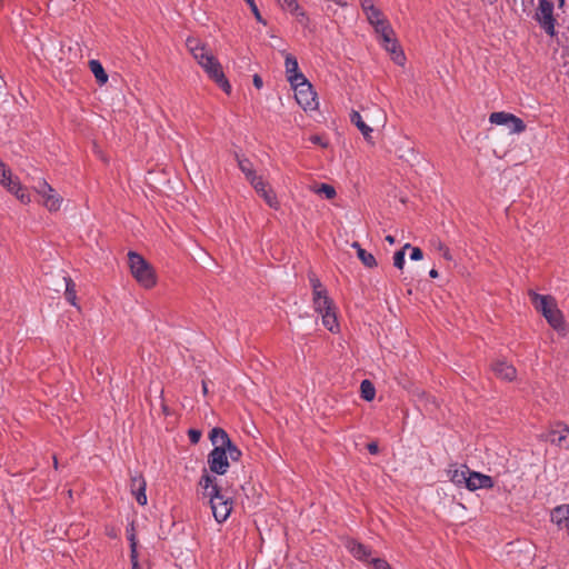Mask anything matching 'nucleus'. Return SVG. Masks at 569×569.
Listing matches in <instances>:
<instances>
[{
  "instance_id": "obj_49",
  "label": "nucleus",
  "mask_w": 569,
  "mask_h": 569,
  "mask_svg": "<svg viewBox=\"0 0 569 569\" xmlns=\"http://www.w3.org/2000/svg\"><path fill=\"white\" fill-rule=\"evenodd\" d=\"M385 239H386V241H387V242H389L390 244H393V243H395V241H396V240H395V237H393V236H390V234H389V236H387Z\"/></svg>"
},
{
  "instance_id": "obj_42",
  "label": "nucleus",
  "mask_w": 569,
  "mask_h": 569,
  "mask_svg": "<svg viewBox=\"0 0 569 569\" xmlns=\"http://www.w3.org/2000/svg\"><path fill=\"white\" fill-rule=\"evenodd\" d=\"M188 436L192 443H197L201 438V431L197 429H190L188 431Z\"/></svg>"
},
{
  "instance_id": "obj_13",
  "label": "nucleus",
  "mask_w": 569,
  "mask_h": 569,
  "mask_svg": "<svg viewBox=\"0 0 569 569\" xmlns=\"http://www.w3.org/2000/svg\"><path fill=\"white\" fill-rule=\"evenodd\" d=\"M493 487V480L490 476L471 471L468 475L467 489L475 491L477 489H490Z\"/></svg>"
},
{
  "instance_id": "obj_28",
  "label": "nucleus",
  "mask_w": 569,
  "mask_h": 569,
  "mask_svg": "<svg viewBox=\"0 0 569 569\" xmlns=\"http://www.w3.org/2000/svg\"><path fill=\"white\" fill-rule=\"evenodd\" d=\"M66 282L64 297L72 306H77L76 284L69 277H63Z\"/></svg>"
},
{
  "instance_id": "obj_25",
  "label": "nucleus",
  "mask_w": 569,
  "mask_h": 569,
  "mask_svg": "<svg viewBox=\"0 0 569 569\" xmlns=\"http://www.w3.org/2000/svg\"><path fill=\"white\" fill-rule=\"evenodd\" d=\"M89 68L91 70V72L93 73L97 82L99 84H104L107 83L108 81V74L107 72L104 71L102 64L100 63V61L98 60H90L89 61Z\"/></svg>"
},
{
  "instance_id": "obj_36",
  "label": "nucleus",
  "mask_w": 569,
  "mask_h": 569,
  "mask_svg": "<svg viewBox=\"0 0 569 569\" xmlns=\"http://www.w3.org/2000/svg\"><path fill=\"white\" fill-rule=\"evenodd\" d=\"M368 566L370 569H391L389 563L383 558L371 557L368 561Z\"/></svg>"
},
{
  "instance_id": "obj_45",
  "label": "nucleus",
  "mask_w": 569,
  "mask_h": 569,
  "mask_svg": "<svg viewBox=\"0 0 569 569\" xmlns=\"http://www.w3.org/2000/svg\"><path fill=\"white\" fill-rule=\"evenodd\" d=\"M361 8H362L363 12L366 13L367 11L375 9L376 6L373 4L372 0H362Z\"/></svg>"
},
{
  "instance_id": "obj_34",
  "label": "nucleus",
  "mask_w": 569,
  "mask_h": 569,
  "mask_svg": "<svg viewBox=\"0 0 569 569\" xmlns=\"http://www.w3.org/2000/svg\"><path fill=\"white\" fill-rule=\"evenodd\" d=\"M411 248L410 243H406L403 248L397 252H395L393 256V266L398 269H402L405 266V251L406 249Z\"/></svg>"
},
{
  "instance_id": "obj_2",
  "label": "nucleus",
  "mask_w": 569,
  "mask_h": 569,
  "mask_svg": "<svg viewBox=\"0 0 569 569\" xmlns=\"http://www.w3.org/2000/svg\"><path fill=\"white\" fill-rule=\"evenodd\" d=\"M199 486L203 489V496L209 498L214 519L218 522L227 520L232 511L233 501L221 492L220 487L216 483V477L204 472L200 478Z\"/></svg>"
},
{
  "instance_id": "obj_43",
  "label": "nucleus",
  "mask_w": 569,
  "mask_h": 569,
  "mask_svg": "<svg viewBox=\"0 0 569 569\" xmlns=\"http://www.w3.org/2000/svg\"><path fill=\"white\" fill-rule=\"evenodd\" d=\"M310 141L315 144H319L321 146L322 148H327L328 147V141H326L323 139V137L321 136H318V134H315V136H311L310 137Z\"/></svg>"
},
{
  "instance_id": "obj_50",
  "label": "nucleus",
  "mask_w": 569,
  "mask_h": 569,
  "mask_svg": "<svg viewBox=\"0 0 569 569\" xmlns=\"http://www.w3.org/2000/svg\"><path fill=\"white\" fill-rule=\"evenodd\" d=\"M202 391L204 395H207V392H208V385L204 380L202 381Z\"/></svg>"
},
{
  "instance_id": "obj_12",
  "label": "nucleus",
  "mask_w": 569,
  "mask_h": 569,
  "mask_svg": "<svg viewBox=\"0 0 569 569\" xmlns=\"http://www.w3.org/2000/svg\"><path fill=\"white\" fill-rule=\"evenodd\" d=\"M284 67L289 82L297 84L298 81H306V77L299 72L298 60L291 53L284 54Z\"/></svg>"
},
{
  "instance_id": "obj_16",
  "label": "nucleus",
  "mask_w": 569,
  "mask_h": 569,
  "mask_svg": "<svg viewBox=\"0 0 569 569\" xmlns=\"http://www.w3.org/2000/svg\"><path fill=\"white\" fill-rule=\"evenodd\" d=\"M347 548L349 549V551L356 559H358L362 562L368 563V561L371 558V555H372L371 549L356 540L349 541L347 545Z\"/></svg>"
},
{
  "instance_id": "obj_48",
  "label": "nucleus",
  "mask_w": 569,
  "mask_h": 569,
  "mask_svg": "<svg viewBox=\"0 0 569 569\" xmlns=\"http://www.w3.org/2000/svg\"><path fill=\"white\" fill-rule=\"evenodd\" d=\"M429 276H430L431 278H438L439 273H438V271H437L436 269H431V270L429 271Z\"/></svg>"
},
{
  "instance_id": "obj_21",
  "label": "nucleus",
  "mask_w": 569,
  "mask_h": 569,
  "mask_svg": "<svg viewBox=\"0 0 569 569\" xmlns=\"http://www.w3.org/2000/svg\"><path fill=\"white\" fill-rule=\"evenodd\" d=\"M313 308L318 313L335 309L333 301L329 298L328 291L312 296Z\"/></svg>"
},
{
  "instance_id": "obj_19",
  "label": "nucleus",
  "mask_w": 569,
  "mask_h": 569,
  "mask_svg": "<svg viewBox=\"0 0 569 569\" xmlns=\"http://www.w3.org/2000/svg\"><path fill=\"white\" fill-rule=\"evenodd\" d=\"M528 296L530 298V302L535 307V309L540 312L541 315L545 313V311L550 308L552 297L551 296H543L535 292L533 290L528 291Z\"/></svg>"
},
{
  "instance_id": "obj_33",
  "label": "nucleus",
  "mask_w": 569,
  "mask_h": 569,
  "mask_svg": "<svg viewBox=\"0 0 569 569\" xmlns=\"http://www.w3.org/2000/svg\"><path fill=\"white\" fill-rule=\"evenodd\" d=\"M309 281L312 287V296L323 293L327 291V289L322 286L321 281L313 272L309 273Z\"/></svg>"
},
{
  "instance_id": "obj_51",
  "label": "nucleus",
  "mask_w": 569,
  "mask_h": 569,
  "mask_svg": "<svg viewBox=\"0 0 569 569\" xmlns=\"http://www.w3.org/2000/svg\"><path fill=\"white\" fill-rule=\"evenodd\" d=\"M351 247L357 250V253L359 252V248H361V246L358 242H353Z\"/></svg>"
},
{
  "instance_id": "obj_20",
  "label": "nucleus",
  "mask_w": 569,
  "mask_h": 569,
  "mask_svg": "<svg viewBox=\"0 0 569 569\" xmlns=\"http://www.w3.org/2000/svg\"><path fill=\"white\" fill-rule=\"evenodd\" d=\"M238 167L241 172L246 176L247 180L251 186H260V178L256 174L252 163L244 158H238Z\"/></svg>"
},
{
  "instance_id": "obj_35",
  "label": "nucleus",
  "mask_w": 569,
  "mask_h": 569,
  "mask_svg": "<svg viewBox=\"0 0 569 569\" xmlns=\"http://www.w3.org/2000/svg\"><path fill=\"white\" fill-rule=\"evenodd\" d=\"M129 540H130V548H131L130 558H131V562H132V569H140L139 563H138L137 541H136L134 535H131L129 537Z\"/></svg>"
},
{
  "instance_id": "obj_3",
  "label": "nucleus",
  "mask_w": 569,
  "mask_h": 569,
  "mask_svg": "<svg viewBox=\"0 0 569 569\" xmlns=\"http://www.w3.org/2000/svg\"><path fill=\"white\" fill-rule=\"evenodd\" d=\"M131 274L137 282L144 289H151L157 283V276L152 266L139 253L130 251L128 253Z\"/></svg>"
},
{
  "instance_id": "obj_39",
  "label": "nucleus",
  "mask_w": 569,
  "mask_h": 569,
  "mask_svg": "<svg viewBox=\"0 0 569 569\" xmlns=\"http://www.w3.org/2000/svg\"><path fill=\"white\" fill-rule=\"evenodd\" d=\"M16 197L22 202V203H29L31 201L29 193L27 190L22 187H18L16 190Z\"/></svg>"
},
{
  "instance_id": "obj_47",
  "label": "nucleus",
  "mask_w": 569,
  "mask_h": 569,
  "mask_svg": "<svg viewBox=\"0 0 569 569\" xmlns=\"http://www.w3.org/2000/svg\"><path fill=\"white\" fill-rule=\"evenodd\" d=\"M253 86L257 88V89H260L262 87V79L260 76L258 74H254L253 76Z\"/></svg>"
},
{
  "instance_id": "obj_1",
  "label": "nucleus",
  "mask_w": 569,
  "mask_h": 569,
  "mask_svg": "<svg viewBox=\"0 0 569 569\" xmlns=\"http://www.w3.org/2000/svg\"><path fill=\"white\" fill-rule=\"evenodd\" d=\"M186 46L208 77L229 94L231 92V86L226 78L222 66L218 59L207 50L206 46L202 44L200 40L196 38H188Z\"/></svg>"
},
{
  "instance_id": "obj_5",
  "label": "nucleus",
  "mask_w": 569,
  "mask_h": 569,
  "mask_svg": "<svg viewBox=\"0 0 569 569\" xmlns=\"http://www.w3.org/2000/svg\"><path fill=\"white\" fill-rule=\"evenodd\" d=\"M536 21L550 37L556 36V19L553 17V3L550 0H539L535 14Z\"/></svg>"
},
{
  "instance_id": "obj_46",
  "label": "nucleus",
  "mask_w": 569,
  "mask_h": 569,
  "mask_svg": "<svg viewBox=\"0 0 569 569\" xmlns=\"http://www.w3.org/2000/svg\"><path fill=\"white\" fill-rule=\"evenodd\" d=\"M367 449L371 455H377L379 452V447L377 442H369L367 445Z\"/></svg>"
},
{
  "instance_id": "obj_52",
  "label": "nucleus",
  "mask_w": 569,
  "mask_h": 569,
  "mask_svg": "<svg viewBox=\"0 0 569 569\" xmlns=\"http://www.w3.org/2000/svg\"><path fill=\"white\" fill-rule=\"evenodd\" d=\"M558 1V7L559 8H562L565 6V1L566 0H557Z\"/></svg>"
},
{
  "instance_id": "obj_4",
  "label": "nucleus",
  "mask_w": 569,
  "mask_h": 569,
  "mask_svg": "<svg viewBox=\"0 0 569 569\" xmlns=\"http://www.w3.org/2000/svg\"><path fill=\"white\" fill-rule=\"evenodd\" d=\"M375 31L379 34L385 49L392 54V60L397 64L402 66L406 57L398 48L397 41L393 39L395 32L388 20L380 22L379 26L375 27Z\"/></svg>"
},
{
  "instance_id": "obj_38",
  "label": "nucleus",
  "mask_w": 569,
  "mask_h": 569,
  "mask_svg": "<svg viewBox=\"0 0 569 569\" xmlns=\"http://www.w3.org/2000/svg\"><path fill=\"white\" fill-rule=\"evenodd\" d=\"M244 1H246V2L248 3V6L250 7L251 12L253 13V16H254L256 20H257L258 22L262 23V24H266L267 22H266V20L262 18V16H261V13H260V11H259V9H258V7H257V4H256L254 0H244Z\"/></svg>"
},
{
  "instance_id": "obj_23",
  "label": "nucleus",
  "mask_w": 569,
  "mask_h": 569,
  "mask_svg": "<svg viewBox=\"0 0 569 569\" xmlns=\"http://www.w3.org/2000/svg\"><path fill=\"white\" fill-rule=\"evenodd\" d=\"M256 191L264 199V201L271 207L277 209L278 208V200L276 194L271 189H267V183L260 178V186H252Z\"/></svg>"
},
{
  "instance_id": "obj_24",
  "label": "nucleus",
  "mask_w": 569,
  "mask_h": 569,
  "mask_svg": "<svg viewBox=\"0 0 569 569\" xmlns=\"http://www.w3.org/2000/svg\"><path fill=\"white\" fill-rule=\"evenodd\" d=\"M277 1L283 10L295 13L299 19V22H303V20H308L306 12L300 10V6L298 4L297 0H277Z\"/></svg>"
},
{
  "instance_id": "obj_44",
  "label": "nucleus",
  "mask_w": 569,
  "mask_h": 569,
  "mask_svg": "<svg viewBox=\"0 0 569 569\" xmlns=\"http://www.w3.org/2000/svg\"><path fill=\"white\" fill-rule=\"evenodd\" d=\"M422 258H423L422 250L418 247H413L411 250L410 259L418 261V260H421Z\"/></svg>"
},
{
  "instance_id": "obj_6",
  "label": "nucleus",
  "mask_w": 569,
  "mask_h": 569,
  "mask_svg": "<svg viewBox=\"0 0 569 569\" xmlns=\"http://www.w3.org/2000/svg\"><path fill=\"white\" fill-rule=\"evenodd\" d=\"M489 121L497 126H506L510 133H521L526 130L522 119L505 111L492 112L489 116Z\"/></svg>"
},
{
  "instance_id": "obj_30",
  "label": "nucleus",
  "mask_w": 569,
  "mask_h": 569,
  "mask_svg": "<svg viewBox=\"0 0 569 569\" xmlns=\"http://www.w3.org/2000/svg\"><path fill=\"white\" fill-rule=\"evenodd\" d=\"M360 392H361V397L367 400V401H371L373 400L375 396H376V389H375V386L373 383L370 381V380H363L360 385Z\"/></svg>"
},
{
  "instance_id": "obj_40",
  "label": "nucleus",
  "mask_w": 569,
  "mask_h": 569,
  "mask_svg": "<svg viewBox=\"0 0 569 569\" xmlns=\"http://www.w3.org/2000/svg\"><path fill=\"white\" fill-rule=\"evenodd\" d=\"M10 174H11L10 170H7L6 166L0 160V183L6 184V181H7V179L10 178Z\"/></svg>"
},
{
  "instance_id": "obj_10",
  "label": "nucleus",
  "mask_w": 569,
  "mask_h": 569,
  "mask_svg": "<svg viewBox=\"0 0 569 569\" xmlns=\"http://www.w3.org/2000/svg\"><path fill=\"white\" fill-rule=\"evenodd\" d=\"M213 450L208 456V465L212 472L224 475L229 468L228 456L221 443H212Z\"/></svg>"
},
{
  "instance_id": "obj_37",
  "label": "nucleus",
  "mask_w": 569,
  "mask_h": 569,
  "mask_svg": "<svg viewBox=\"0 0 569 569\" xmlns=\"http://www.w3.org/2000/svg\"><path fill=\"white\" fill-rule=\"evenodd\" d=\"M317 193L323 194L327 199H332L336 197V190L332 186L322 183L317 190Z\"/></svg>"
},
{
  "instance_id": "obj_22",
  "label": "nucleus",
  "mask_w": 569,
  "mask_h": 569,
  "mask_svg": "<svg viewBox=\"0 0 569 569\" xmlns=\"http://www.w3.org/2000/svg\"><path fill=\"white\" fill-rule=\"evenodd\" d=\"M549 440L552 445L561 448H569V428L561 427L560 429L552 430L549 436Z\"/></svg>"
},
{
  "instance_id": "obj_18",
  "label": "nucleus",
  "mask_w": 569,
  "mask_h": 569,
  "mask_svg": "<svg viewBox=\"0 0 569 569\" xmlns=\"http://www.w3.org/2000/svg\"><path fill=\"white\" fill-rule=\"evenodd\" d=\"M551 521L560 529L569 527V505L556 507L551 511Z\"/></svg>"
},
{
  "instance_id": "obj_17",
  "label": "nucleus",
  "mask_w": 569,
  "mask_h": 569,
  "mask_svg": "<svg viewBox=\"0 0 569 569\" xmlns=\"http://www.w3.org/2000/svg\"><path fill=\"white\" fill-rule=\"evenodd\" d=\"M350 121L352 124H355L359 131L362 133L365 140L369 143L373 144V137H372V128L369 127L362 119L361 114L352 110L350 113Z\"/></svg>"
},
{
  "instance_id": "obj_29",
  "label": "nucleus",
  "mask_w": 569,
  "mask_h": 569,
  "mask_svg": "<svg viewBox=\"0 0 569 569\" xmlns=\"http://www.w3.org/2000/svg\"><path fill=\"white\" fill-rule=\"evenodd\" d=\"M430 244L436 251L441 252L443 259H446L447 261L453 260L450 249L440 239H431Z\"/></svg>"
},
{
  "instance_id": "obj_31",
  "label": "nucleus",
  "mask_w": 569,
  "mask_h": 569,
  "mask_svg": "<svg viewBox=\"0 0 569 569\" xmlns=\"http://www.w3.org/2000/svg\"><path fill=\"white\" fill-rule=\"evenodd\" d=\"M367 20L371 26L377 27L380 22H385L387 19L383 17V13L376 7L372 10L366 12Z\"/></svg>"
},
{
  "instance_id": "obj_53",
  "label": "nucleus",
  "mask_w": 569,
  "mask_h": 569,
  "mask_svg": "<svg viewBox=\"0 0 569 569\" xmlns=\"http://www.w3.org/2000/svg\"><path fill=\"white\" fill-rule=\"evenodd\" d=\"M57 466H58V460H57V458H54V467L57 468Z\"/></svg>"
},
{
  "instance_id": "obj_27",
  "label": "nucleus",
  "mask_w": 569,
  "mask_h": 569,
  "mask_svg": "<svg viewBox=\"0 0 569 569\" xmlns=\"http://www.w3.org/2000/svg\"><path fill=\"white\" fill-rule=\"evenodd\" d=\"M322 325L331 332H336L339 328L335 309L320 313Z\"/></svg>"
},
{
  "instance_id": "obj_32",
  "label": "nucleus",
  "mask_w": 569,
  "mask_h": 569,
  "mask_svg": "<svg viewBox=\"0 0 569 569\" xmlns=\"http://www.w3.org/2000/svg\"><path fill=\"white\" fill-rule=\"evenodd\" d=\"M357 256L366 267L375 268L377 266L376 258L370 252H367L363 248H359Z\"/></svg>"
},
{
  "instance_id": "obj_26",
  "label": "nucleus",
  "mask_w": 569,
  "mask_h": 569,
  "mask_svg": "<svg viewBox=\"0 0 569 569\" xmlns=\"http://www.w3.org/2000/svg\"><path fill=\"white\" fill-rule=\"evenodd\" d=\"M469 472H471V471L467 467H465V469H461V470L460 469H450L449 470L450 480L457 486L465 485L467 487Z\"/></svg>"
},
{
  "instance_id": "obj_11",
  "label": "nucleus",
  "mask_w": 569,
  "mask_h": 569,
  "mask_svg": "<svg viewBox=\"0 0 569 569\" xmlns=\"http://www.w3.org/2000/svg\"><path fill=\"white\" fill-rule=\"evenodd\" d=\"M147 483L142 475L136 473L130 477V491L136 497L137 502L140 506L147 505L146 495Z\"/></svg>"
},
{
  "instance_id": "obj_14",
  "label": "nucleus",
  "mask_w": 569,
  "mask_h": 569,
  "mask_svg": "<svg viewBox=\"0 0 569 569\" xmlns=\"http://www.w3.org/2000/svg\"><path fill=\"white\" fill-rule=\"evenodd\" d=\"M542 316L546 318L548 323L556 330L563 329V319L561 311L558 309L556 300L552 299L550 308H548Z\"/></svg>"
},
{
  "instance_id": "obj_15",
  "label": "nucleus",
  "mask_w": 569,
  "mask_h": 569,
  "mask_svg": "<svg viewBox=\"0 0 569 569\" xmlns=\"http://www.w3.org/2000/svg\"><path fill=\"white\" fill-rule=\"evenodd\" d=\"M492 370L498 378L507 381H512L517 376L516 368L512 365L501 360H498L492 365Z\"/></svg>"
},
{
  "instance_id": "obj_7",
  "label": "nucleus",
  "mask_w": 569,
  "mask_h": 569,
  "mask_svg": "<svg viewBox=\"0 0 569 569\" xmlns=\"http://www.w3.org/2000/svg\"><path fill=\"white\" fill-rule=\"evenodd\" d=\"M34 190L43 199V206L49 211H58L62 203V198L56 192V190L43 179L39 180Z\"/></svg>"
},
{
  "instance_id": "obj_9",
  "label": "nucleus",
  "mask_w": 569,
  "mask_h": 569,
  "mask_svg": "<svg viewBox=\"0 0 569 569\" xmlns=\"http://www.w3.org/2000/svg\"><path fill=\"white\" fill-rule=\"evenodd\" d=\"M210 440L212 443H221L228 458L238 461L241 457L240 449L230 440L228 433L221 428H213L210 431Z\"/></svg>"
},
{
  "instance_id": "obj_8",
  "label": "nucleus",
  "mask_w": 569,
  "mask_h": 569,
  "mask_svg": "<svg viewBox=\"0 0 569 569\" xmlns=\"http://www.w3.org/2000/svg\"><path fill=\"white\" fill-rule=\"evenodd\" d=\"M295 88V97L297 102L305 110H312L317 106L316 93L312 90L310 82L306 79V81H298L297 84H291Z\"/></svg>"
},
{
  "instance_id": "obj_41",
  "label": "nucleus",
  "mask_w": 569,
  "mask_h": 569,
  "mask_svg": "<svg viewBox=\"0 0 569 569\" xmlns=\"http://www.w3.org/2000/svg\"><path fill=\"white\" fill-rule=\"evenodd\" d=\"M3 186L7 187L8 190L14 194L18 187H21L20 183L18 181H14L11 176L9 179H7L6 184Z\"/></svg>"
}]
</instances>
